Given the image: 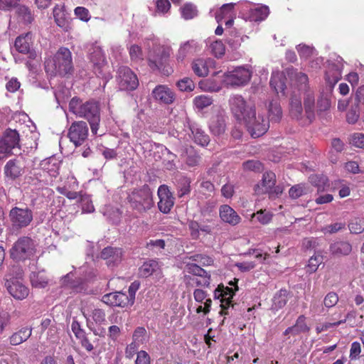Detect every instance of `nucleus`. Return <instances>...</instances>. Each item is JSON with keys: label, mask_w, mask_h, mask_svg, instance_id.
Wrapping results in <instances>:
<instances>
[{"label": "nucleus", "mask_w": 364, "mask_h": 364, "mask_svg": "<svg viewBox=\"0 0 364 364\" xmlns=\"http://www.w3.org/2000/svg\"><path fill=\"white\" fill-rule=\"evenodd\" d=\"M69 109L77 117L86 119L90 125L91 132L97 134L100 122V109L98 102L90 100L83 102L73 97L69 103Z\"/></svg>", "instance_id": "1"}, {"label": "nucleus", "mask_w": 364, "mask_h": 364, "mask_svg": "<svg viewBox=\"0 0 364 364\" xmlns=\"http://www.w3.org/2000/svg\"><path fill=\"white\" fill-rule=\"evenodd\" d=\"M45 69L50 75H64L73 69L72 54L67 48L61 47L55 53L53 60L46 61Z\"/></svg>", "instance_id": "2"}, {"label": "nucleus", "mask_w": 364, "mask_h": 364, "mask_svg": "<svg viewBox=\"0 0 364 364\" xmlns=\"http://www.w3.org/2000/svg\"><path fill=\"white\" fill-rule=\"evenodd\" d=\"M132 209L139 214L144 213L154 206L152 193L148 186L132 191L127 196Z\"/></svg>", "instance_id": "3"}, {"label": "nucleus", "mask_w": 364, "mask_h": 364, "mask_svg": "<svg viewBox=\"0 0 364 364\" xmlns=\"http://www.w3.org/2000/svg\"><path fill=\"white\" fill-rule=\"evenodd\" d=\"M23 270L18 266H14L6 275L5 285L9 294L15 299L22 300L26 298L29 290L22 283Z\"/></svg>", "instance_id": "4"}, {"label": "nucleus", "mask_w": 364, "mask_h": 364, "mask_svg": "<svg viewBox=\"0 0 364 364\" xmlns=\"http://www.w3.org/2000/svg\"><path fill=\"white\" fill-rule=\"evenodd\" d=\"M247 132L253 138H257L264 134L269 128V120L264 114L256 109L242 122Z\"/></svg>", "instance_id": "5"}, {"label": "nucleus", "mask_w": 364, "mask_h": 364, "mask_svg": "<svg viewBox=\"0 0 364 364\" xmlns=\"http://www.w3.org/2000/svg\"><path fill=\"white\" fill-rule=\"evenodd\" d=\"M228 102L234 117L241 123L256 109L252 102L246 100L240 95L230 96Z\"/></svg>", "instance_id": "6"}, {"label": "nucleus", "mask_w": 364, "mask_h": 364, "mask_svg": "<svg viewBox=\"0 0 364 364\" xmlns=\"http://www.w3.org/2000/svg\"><path fill=\"white\" fill-rule=\"evenodd\" d=\"M36 253V244L29 237H21L10 250L11 257L16 261L30 259Z\"/></svg>", "instance_id": "7"}, {"label": "nucleus", "mask_w": 364, "mask_h": 364, "mask_svg": "<svg viewBox=\"0 0 364 364\" xmlns=\"http://www.w3.org/2000/svg\"><path fill=\"white\" fill-rule=\"evenodd\" d=\"M171 53V48L161 46L156 42H153V48L148 54V63L153 70H160L168 60Z\"/></svg>", "instance_id": "8"}, {"label": "nucleus", "mask_w": 364, "mask_h": 364, "mask_svg": "<svg viewBox=\"0 0 364 364\" xmlns=\"http://www.w3.org/2000/svg\"><path fill=\"white\" fill-rule=\"evenodd\" d=\"M251 77V70L248 68L241 66L225 73L223 82L228 86H243L250 81Z\"/></svg>", "instance_id": "9"}, {"label": "nucleus", "mask_w": 364, "mask_h": 364, "mask_svg": "<svg viewBox=\"0 0 364 364\" xmlns=\"http://www.w3.org/2000/svg\"><path fill=\"white\" fill-rule=\"evenodd\" d=\"M9 220L15 230L26 228L33 220V212L28 208L14 207L9 212Z\"/></svg>", "instance_id": "10"}, {"label": "nucleus", "mask_w": 364, "mask_h": 364, "mask_svg": "<svg viewBox=\"0 0 364 364\" xmlns=\"http://www.w3.org/2000/svg\"><path fill=\"white\" fill-rule=\"evenodd\" d=\"M237 282V279H235L234 282H230L229 284L232 286L231 287H222V288L218 286V287L214 291V296L215 298H219L221 297V304L220 306L222 308V310L220 311V315H227L228 311H225V309L230 306L232 299L235 294V292L238 290V287L236 285V283Z\"/></svg>", "instance_id": "11"}, {"label": "nucleus", "mask_w": 364, "mask_h": 364, "mask_svg": "<svg viewBox=\"0 0 364 364\" xmlns=\"http://www.w3.org/2000/svg\"><path fill=\"white\" fill-rule=\"evenodd\" d=\"M19 144V134L16 130L8 129L0 139V160L7 157Z\"/></svg>", "instance_id": "12"}, {"label": "nucleus", "mask_w": 364, "mask_h": 364, "mask_svg": "<svg viewBox=\"0 0 364 364\" xmlns=\"http://www.w3.org/2000/svg\"><path fill=\"white\" fill-rule=\"evenodd\" d=\"M117 78L121 90H134L139 85L137 76L128 67H121L119 69Z\"/></svg>", "instance_id": "13"}, {"label": "nucleus", "mask_w": 364, "mask_h": 364, "mask_svg": "<svg viewBox=\"0 0 364 364\" xmlns=\"http://www.w3.org/2000/svg\"><path fill=\"white\" fill-rule=\"evenodd\" d=\"M68 136L76 146L82 144L88 136V127L82 121L73 122L68 131Z\"/></svg>", "instance_id": "14"}, {"label": "nucleus", "mask_w": 364, "mask_h": 364, "mask_svg": "<svg viewBox=\"0 0 364 364\" xmlns=\"http://www.w3.org/2000/svg\"><path fill=\"white\" fill-rule=\"evenodd\" d=\"M276 183V175L272 171L265 172L262 176V179L260 183L257 184L255 188V191L258 194L265 193H275L277 195L282 192V189L277 186Z\"/></svg>", "instance_id": "15"}, {"label": "nucleus", "mask_w": 364, "mask_h": 364, "mask_svg": "<svg viewBox=\"0 0 364 364\" xmlns=\"http://www.w3.org/2000/svg\"><path fill=\"white\" fill-rule=\"evenodd\" d=\"M215 61L210 58H198L191 63L194 74L200 77H205L215 68Z\"/></svg>", "instance_id": "16"}, {"label": "nucleus", "mask_w": 364, "mask_h": 364, "mask_svg": "<svg viewBox=\"0 0 364 364\" xmlns=\"http://www.w3.org/2000/svg\"><path fill=\"white\" fill-rule=\"evenodd\" d=\"M159 201L158 208L163 213H168L174 205V198L168 186L161 185L158 189Z\"/></svg>", "instance_id": "17"}, {"label": "nucleus", "mask_w": 364, "mask_h": 364, "mask_svg": "<svg viewBox=\"0 0 364 364\" xmlns=\"http://www.w3.org/2000/svg\"><path fill=\"white\" fill-rule=\"evenodd\" d=\"M341 57H338L336 63H330L326 71V80L331 86H333L341 78L343 62Z\"/></svg>", "instance_id": "18"}, {"label": "nucleus", "mask_w": 364, "mask_h": 364, "mask_svg": "<svg viewBox=\"0 0 364 364\" xmlns=\"http://www.w3.org/2000/svg\"><path fill=\"white\" fill-rule=\"evenodd\" d=\"M89 58L92 63L95 73L97 75L101 74L106 65V58L101 47L93 46L90 49Z\"/></svg>", "instance_id": "19"}, {"label": "nucleus", "mask_w": 364, "mask_h": 364, "mask_svg": "<svg viewBox=\"0 0 364 364\" xmlns=\"http://www.w3.org/2000/svg\"><path fill=\"white\" fill-rule=\"evenodd\" d=\"M24 169L25 163L21 158L11 159L4 166V173L6 177L14 180L22 176Z\"/></svg>", "instance_id": "20"}, {"label": "nucleus", "mask_w": 364, "mask_h": 364, "mask_svg": "<svg viewBox=\"0 0 364 364\" xmlns=\"http://www.w3.org/2000/svg\"><path fill=\"white\" fill-rule=\"evenodd\" d=\"M287 73L291 80L292 86L296 87L299 91H307L309 77L306 73L298 71L293 68H288Z\"/></svg>", "instance_id": "21"}, {"label": "nucleus", "mask_w": 364, "mask_h": 364, "mask_svg": "<svg viewBox=\"0 0 364 364\" xmlns=\"http://www.w3.org/2000/svg\"><path fill=\"white\" fill-rule=\"evenodd\" d=\"M154 99L159 103L170 105L175 100L174 92L166 85H158L151 93Z\"/></svg>", "instance_id": "22"}, {"label": "nucleus", "mask_w": 364, "mask_h": 364, "mask_svg": "<svg viewBox=\"0 0 364 364\" xmlns=\"http://www.w3.org/2000/svg\"><path fill=\"white\" fill-rule=\"evenodd\" d=\"M198 43L194 40H189L182 43L176 54V60L178 63H183L186 58L200 50Z\"/></svg>", "instance_id": "23"}, {"label": "nucleus", "mask_w": 364, "mask_h": 364, "mask_svg": "<svg viewBox=\"0 0 364 364\" xmlns=\"http://www.w3.org/2000/svg\"><path fill=\"white\" fill-rule=\"evenodd\" d=\"M102 301L107 305L114 306L124 307L130 306L127 294L120 291L105 294L102 298Z\"/></svg>", "instance_id": "24"}, {"label": "nucleus", "mask_w": 364, "mask_h": 364, "mask_svg": "<svg viewBox=\"0 0 364 364\" xmlns=\"http://www.w3.org/2000/svg\"><path fill=\"white\" fill-rule=\"evenodd\" d=\"M220 219L231 225H236L240 223L241 218L237 212L228 205H223L219 208Z\"/></svg>", "instance_id": "25"}, {"label": "nucleus", "mask_w": 364, "mask_h": 364, "mask_svg": "<svg viewBox=\"0 0 364 364\" xmlns=\"http://www.w3.org/2000/svg\"><path fill=\"white\" fill-rule=\"evenodd\" d=\"M122 250L119 248H113L107 247L103 249L101 252V258L107 260L108 266H114L122 259Z\"/></svg>", "instance_id": "26"}, {"label": "nucleus", "mask_w": 364, "mask_h": 364, "mask_svg": "<svg viewBox=\"0 0 364 364\" xmlns=\"http://www.w3.org/2000/svg\"><path fill=\"white\" fill-rule=\"evenodd\" d=\"M32 45V33H27L24 36H18L15 41V48L21 53L29 54L32 55L31 52Z\"/></svg>", "instance_id": "27"}, {"label": "nucleus", "mask_w": 364, "mask_h": 364, "mask_svg": "<svg viewBox=\"0 0 364 364\" xmlns=\"http://www.w3.org/2000/svg\"><path fill=\"white\" fill-rule=\"evenodd\" d=\"M209 129L215 136H220L224 134L226 129L224 116L222 114L213 116L209 122Z\"/></svg>", "instance_id": "28"}, {"label": "nucleus", "mask_w": 364, "mask_h": 364, "mask_svg": "<svg viewBox=\"0 0 364 364\" xmlns=\"http://www.w3.org/2000/svg\"><path fill=\"white\" fill-rule=\"evenodd\" d=\"M181 157L189 167L198 166L200 162V156L192 146L181 149Z\"/></svg>", "instance_id": "29"}, {"label": "nucleus", "mask_w": 364, "mask_h": 364, "mask_svg": "<svg viewBox=\"0 0 364 364\" xmlns=\"http://www.w3.org/2000/svg\"><path fill=\"white\" fill-rule=\"evenodd\" d=\"M285 76L283 73L277 70L274 71L272 74L270 80V86L275 90L277 94L281 93L282 95H285Z\"/></svg>", "instance_id": "30"}, {"label": "nucleus", "mask_w": 364, "mask_h": 364, "mask_svg": "<svg viewBox=\"0 0 364 364\" xmlns=\"http://www.w3.org/2000/svg\"><path fill=\"white\" fill-rule=\"evenodd\" d=\"M189 129L193 135L194 141L202 146H206L209 144L210 138L208 134L205 133L202 129L197 124H192L189 126Z\"/></svg>", "instance_id": "31"}, {"label": "nucleus", "mask_w": 364, "mask_h": 364, "mask_svg": "<svg viewBox=\"0 0 364 364\" xmlns=\"http://www.w3.org/2000/svg\"><path fill=\"white\" fill-rule=\"evenodd\" d=\"M185 281L186 285L190 287H199L208 288L210 285L211 276L210 274H207L203 277L186 276Z\"/></svg>", "instance_id": "32"}, {"label": "nucleus", "mask_w": 364, "mask_h": 364, "mask_svg": "<svg viewBox=\"0 0 364 364\" xmlns=\"http://www.w3.org/2000/svg\"><path fill=\"white\" fill-rule=\"evenodd\" d=\"M31 333L32 328L28 327L21 328L9 337V343L12 346L19 345L27 341L31 336Z\"/></svg>", "instance_id": "33"}, {"label": "nucleus", "mask_w": 364, "mask_h": 364, "mask_svg": "<svg viewBox=\"0 0 364 364\" xmlns=\"http://www.w3.org/2000/svg\"><path fill=\"white\" fill-rule=\"evenodd\" d=\"M64 5H56L53 9V16L58 26L68 31L70 28L69 22L66 18Z\"/></svg>", "instance_id": "34"}, {"label": "nucleus", "mask_w": 364, "mask_h": 364, "mask_svg": "<svg viewBox=\"0 0 364 364\" xmlns=\"http://www.w3.org/2000/svg\"><path fill=\"white\" fill-rule=\"evenodd\" d=\"M30 279L32 286L38 289L45 288L49 282V279L43 270L33 272L31 274Z\"/></svg>", "instance_id": "35"}, {"label": "nucleus", "mask_w": 364, "mask_h": 364, "mask_svg": "<svg viewBox=\"0 0 364 364\" xmlns=\"http://www.w3.org/2000/svg\"><path fill=\"white\" fill-rule=\"evenodd\" d=\"M351 250V245L346 241H337L330 246V251L334 255H348Z\"/></svg>", "instance_id": "36"}, {"label": "nucleus", "mask_w": 364, "mask_h": 364, "mask_svg": "<svg viewBox=\"0 0 364 364\" xmlns=\"http://www.w3.org/2000/svg\"><path fill=\"white\" fill-rule=\"evenodd\" d=\"M269 14L268 6H255L249 11L248 18L252 21H261L264 20Z\"/></svg>", "instance_id": "37"}, {"label": "nucleus", "mask_w": 364, "mask_h": 364, "mask_svg": "<svg viewBox=\"0 0 364 364\" xmlns=\"http://www.w3.org/2000/svg\"><path fill=\"white\" fill-rule=\"evenodd\" d=\"M304 108L305 112L307 119L309 122H312V120L315 117V111H314V105H315V99L314 95L311 92H307L304 97Z\"/></svg>", "instance_id": "38"}, {"label": "nucleus", "mask_w": 364, "mask_h": 364, "mask_svg": "<svg viewBox=\"0 0 364 364\" xmlns=\"http://www.w3.org/2000/svg\"><path fill=\"white\" fill-rule=\"evenodd\" d=\"M34 178H33V183L36 182L40 183L42 186L49 185L53 182V178L49 176V174L41 167L34 169L33 173Z\"/></svg>", "instance_id": "39"}, {"label": "nucleus", "mask_w": 364, "mask_h": 364, "mask_svg": "<svg viewBox=\"0 0 364 364\" xmlns=\"http://www.w3.org/2000/svg\"><path fill=\"white\" fill-rule=\"evenodd\" d=\"M289 112L291 116L296 119L301 117L303 107L300 97H297L296 95L291 97Z\"/></svg>", "instance_id": "40"}, {"label": "nucleus", "mask_w": 364, "mask_h": 364, "mask_svg": "<svg viewBox=\"0 0 364 364\" xmlns=\"http://www.w3.org/2000/svg\"><path fill=\"white\" fill-rule=\"evenodd\" d=\"M55 159H48L41 162V167L43 168L53 178L58 175V165L54 162Z\"/></svg>", "instance_id": "41"}, {"label": "nucleus", "mask_w": 364, "mask_h": 364, "mask_svg": "<svg viewBox=\"0 0 364 364\" xmlns=\"http://www.w3.org/2000/svg\"><path fill=\"white\" fill-rule=\"evenodd\" d=\"M269 120L272 122H279L282 115L281 107L277 101H272L268 106Z\"/></svg>", "instance_id": "42"}, {"label": "nucleus", "mask_w": 364, "mask_h": 364, "mask_svg": "<svg viewBox=\"0 0 364 364\" xmlns=\"http://www.w3.org/2000/svg\"><path fill=\"white\" fill-rule=\"evenodd\" d=\"M288 291L286 289H281L275 294L273 298L272 308L279 309L284 307L287 302Z\"/></svg>", "instance_id": "43"}, {"label": "nucleus", "mask_w": 364, "mask_h": 364, "mask_svg": "<svg viewBox=\"0 0 364 364\" xmlns=\"http://www.w3.org/2000/svg\"><path fill=\"white\" fill-rule=\"evenodd\" d=\"M158 263L155 260H149L143 264L139 268V274L142 277H148L151 275L157 268Z\"/></svg>", "instance_id": "44"}, {"label": "nucleus", "mask_w": 364, "mask_h": 364, "mask_svg": "<svg viewBox=\"0 0 364 364\" xmlns=\"http://www.w3.org/2000/svg\"><path fill=\"white\" fill-rule=\"evenodd\" d=\"M147 338V332L146 330L144 327H137L132 336L133 341L132 343L140 346L144 344L146 341Z\"/></svg>", "instance_id": "45"}, {"label": "nucleus", "mask_w": 364, "mask_h": 364, "mask_svg": "<svg viewBox=\"0 0 364 364\" xmlns=\"http://www.w3.org/2000/svg\"><path fill=\"white\" fill-rule=\"evenodd\" d=\"M323 256L320 254H315L309 259V263L306 266V272L311 274L315 272L318 266L323 262Z\"/></svg>", "instance_id": "46"}, {"label": "nucleus", "mask_w": 364, "mask_h": 364, "mask_svg": "<svg viewBox=\"0 0 364 364\" xmlns=\"http://www.w3.org/2000/svg\"><path fill=\"white\" fill-rule=\"evenodd\" d=\"M234 7V4H223L219 11L215 14V18L218 23H220L225 17L230 16Z\"/></svg>", "instance_id": "47"}, {"label": "nucleus", "mask_w": 364, "mask_h": 364, "mask_svg": "<svg viewBox=\"0 0 364 364\" xmlns=\"http://www.w3.org/2000/svg\"><path fill=\"white\" fill-rule=\"evenodd\" d=\"M186 270L189 274H191V277H203L207 274H210L206 270L201 268L196 263H188L186 266Z\"/></svg>", "instance_id": "48"}, {"label": "nucleus", "mask_w": 364, "mask_h": 364, "mask_svg": "<svg viewBox=\"0 0 364 364\" xmlns=\"http://www.w3.org/2000/svg\"><path fill=\"white\" fill-rule=\"evenodd\" d=\"M210 53L214 55L216 58L222 57L225 51L224 44L221 41H215L212 42L209 46Z\"/></svg>", "instance_id": "49"}, {"label": "nucleus", "mask_w": 364, "mask_h": 364, "mask_svg": "<svg viewBox=\"0 0 364 364\" xmlns=\"http://www.w3.org/2000/svg\"><path fill=\"white\" fill-rule=\"evenodd\" d=\"M190 259L202 266H211L213 264V259L206 255L196 254L190 257Z\"/></svg>", "instance_id": "50"}, {"label": "nucleus", "mask_w": 364, "mask_h": 364, "mask_svg": "<svg viewBox=\"0 0 364 364\" xmlns=\"http://www.w3.org/2000/svg\"><path fill=\"white\" fill-rule=\"evenodd\" d=\"M129 53L132 61L139 63L144 60V54L140 46L132 45L129 48Z\"/></svg>", "instance_id": "51"}, {"label": "nucleus", "mask_w": 364, "mask_h": 364, "mask_svg": "<svg viewBox=\"0 0 364 364\" xmlns=\"http://www.w3.org/2000/svg\"><path fill=\"white\" fill-rule=\"evenodd\" d=\"M348 316H349V314L343 316V317L342 316H340V320L337 322H334V323H323L321 325H318L316 327V331L317 332V333H320L323 331H327L331 327H333V326H338L342 323H344L348 318Z\"/></svg>", "instance_id": "52"}, {"label": "nucleus", "mask_w": 364, "mask_h": 364, "mask_svg": "<svg viewBox=\"0 0 364 364\" xmlns=\"http://www.w3.org/2000/svg\"><path fill=\"white\" fill-rule=\"evenodd\" d=\"M350 231L353 234H359L364 231V219L354 218L348 225Z\"/></svg>", "instance_id": "53"}, {"label": "nucleus", "mask_w": 364, "mask_h": 364, "mask_svg": "<svg viewBox=\"0 0 364 364\" xmlns=\"http://www.w3.org/2000/svg\"><path fill=\"white\" fill-rule=\"evenodd\" d=\"M193 103L198 109H203L210 106L213 103V100L207 95H199L194 98Z\"/></svg>", "instance_id": "54"}, {"label": "nucleus", "mask_w": 364, "mask_h": 364, "mask_svg": "<svg viewBox=\"0 0 364 364\" xmlns=\"http://www.w3.org/2000/svg\"><path fill=\"white\" fill-rule=\"evenodd\" d=\"M16 13L18 17L25 23H30L33 21L31 11L25 6L20 5L16 9Z\"/></svg>", "instance_id": "55"}, {"label": "nucleus", "mask_w": 364, "mask_h": 364, "mask_svg": "<svg viewBox=\"0 0 364 364\" xmlns=\"http://www.w3.org/2000/svg\"><path fill=\"white\" fill-rule=\"evenodd\" d=\"M177 87L181 91L191 92L195 88V83L190 77H184L178 81Z\"/></svg>", "instance_id": "56"}, {"label": "nucleus", "mask_w": 364, "mask_h": 364, "mask_svg": "<svg viewBox=\"0 0 364 364\" xmlns=\"http://www.w3.org/2000/svg\"><path fill=\"white\" fill-rule=\"evenodd\" d=\"M182 16L188 20L191 19L197 15V9L192 4H186L181 8Z\"/></svg>", "instance_id": "57"}, {"label": "nucleus", "mask_w": 364, "mask_h": 364, "mask_svg": "<svg viewBox=\"0 0 364 364\" xmlns=\"http://www.w3.org/2000/svg\"><path fill=\"white\" fill-rule=\"evenodd\" d=\"M190 183L191 181L188 178H182L180 179L178 183V195L179 197H183V196L189 193L190 192Z\"/></svg>", "instance_id": "58"}, {"label": "nucleus", "mask_w": 364, "mask_h": 364, "mask_svg": "<svg viewBox=\"0 0 364 364\" xmlns=\"http://www.w3.org/2000/svg\"><path fill=\"white\" fill-rule=\"evenodd\" d=\"M82 213H92L95 210L92 201L89 196H82L80 199Z\"/></svg>", "instance_id": "59"}, {"label": "nucleus", "mask_w": 364, "mask_h": 364, "mask_svg": "<svg viewBox=\"0 0 364 364\" xmlns=\"http://www.w3.org/2000/svg\"><path fill=\"white\" fill-rule=\"evenodd\" d=\"M360 116L359 108L358 105H353L350 109L348 110L346 114V119L348 123L354 124L355 123Z\"/></svg>", "instance_id": "60"}, {"label": "nucleus", "mask_w": 364, "mask_h": 364, "mask_svg": "<svg viewBox=\"0 0 364 364\" xmlns=\"http://www.w3.org/2000/svg\"><path fill=\"white\" fill-rule=\"evenodd\" d=\"M338 301V296L336 293L331 291L323 299V304L326 308L334 306Z\"/></svg>", "instance_id": "61"}, {"label": "nucleus", "mask_w": 364, "mask_h": 364, "mask_svg": "<svg viewBox=\"0 0 364 364\" xmlns=\"http://www.w3.org/2000/svg\"><path fill=\"white\" fill-rule=\"evenodd\" d=\"M90 316L97 324L100 325L106 321L105 313L103 310L100 309H95L92 311Z\"/></svg>", "instance_id": "62"}, {"label": "nucleus", "mask_w": 364, "mask_h": 364, "mask_svg": "<svg viewBox=\"0 0 364 364\" xmlns=\"http://www.w3.org/2000/svg\"><path fill=\"white\" fill-rule=\"evenodd\" d=\"M253 217H255L257 220L260 222L262 224H267L272 220V215L266 210H260L257 212L256 214H253Z\"/></svg>", "instance_id": "63"}, {"label": "nucleus", "mask_w": 364, "mask_h": 364, "mask_svg": "<svg viewBox=\"0 0 364 364\" xmlns=\"http://www.w3.org/2000/svg\"><path fill=\"white\" fill-rule=\"evenodd\" d=\"M350 143L356 147L364 149V134H353L350 137Z\"/></svg>", "instance_id": "64"}]
</instances>
